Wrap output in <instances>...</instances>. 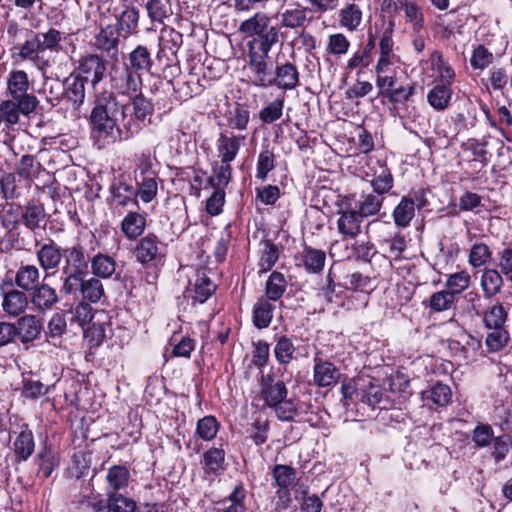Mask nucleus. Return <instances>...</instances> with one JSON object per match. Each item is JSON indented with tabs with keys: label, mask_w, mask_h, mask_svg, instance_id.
Segmentation results:
<instances>
[{
	"label": "nucleus",
	"mask_w": 512,
	"mask_h": 512,
	"mask_svg": "<svg viewBox=\"0 0 512 512\" xmlns=\"http://www.w3.org/2000/svg\"><path fill=\"white\" fill-rule=\"evenodd\" d=\"M270 52H247L244 72L249 85L259 89L274 87L275 62L269 56Z\"/></svg>",
	"instance_id": "5"
},
{
	"label": "nucleus",
	"mask_w": 512,
	"mask_h": 512,
	"mask_svg": "<svg viewBox=\"0 0 512 512\" xmlns=\"http://www.w3.org/2000/svg\"><path fill=\"white\" fill-rule=\"evenodd\" d=\"M338 214V232L347 238L355 239L361 233L364 217L357 210L352 209L350 203L346 204L345 208H340Z\"/></svg>",
	"instance_id": "23"
},
{
	"label": "nucleus",
	"mask_w": 512,
	"mask_h": 512,
	"mask_svg": "<svg viewBox=\"0 0 512 512\" xmlns=\"http://www.w3.org/2000/svg\"><path fill=\"white\" fill-rule=\"evenodd\" d=\"M313 372V380L318 387L334 386L340 378V372L336 366L327 361L315 363Z\"/></svg>",
	"instance_id": "36"
},
{
	"label": "nucleus",
	"mask_w": 512,
	"mask_h": 512,
	"mask_svg": "<svg viewBox=\"0 0 512 512\" xmlns=\"http://www.w3.org/2000/svg\"><path fill=\"white\" fill-rule=\"evenodd\" d=\"M377 164L379 169L374 171L370 184L373 192L384 196L393 189L394 177L385 161L377 160Z\"/></svg>",
	"instance_id": "38"
},
{
	"label": "nucleus",
	"mask_w": 512,
	"mask_h": 512,
	"mask_svg": "<svg viewBox=\"0 0 512 512\" xmlns=\"http://www.w3.org/2000/svg\"><path fill=\"white\" fill-rule=\"evenodd\" d=\"M22 211L23 205L10 200L6 201L0 210V225L7 230L9 248L24 249L23 239H19L18 234L14 232L21 225Z\"/></svg>",
	"instance_id": "15"
},
{
	"label": "nucleus",
	"mask_w": 512,
	"mask_h": 512,
	"mask_svg": "<svg viewBox=\"0 0 512 512\" xmlns=\"http://www.w3.org/2000/svg\"><path fill=\"white\" fill-rule=\"evenodd\" d=\"M452 84L453 83L448 82H437L435 86L429 90L427 101L433 109L443 111L448 108L453 95Z\"/></svg>",
	"instance_id": "37"
},
{
	"label": "nucleus",
	"mask_w": 512,
	"mask_h": 512,
	"mask_svg": "<svg viewBox=\"0 0 512 512\" xmlns=\"http://www.w3.org/2000/svg\"><path fill=\"white\" fill-rule=\"evenodd\" d=\"M122 32H118L112 24L100 23L99 31L93 36L92 47L114 61L118 60Z\"/></svg>",
	"instance_id": "14"
},
{
	"label": "nucleus",
	"mask_w": 512,
	"mask_h": 512,
	"mask_svg": "<svg viewBox=\"0 0 512 512\" xmlns=\"http://www.w3.org/2000/svg\"><path fill=\"white\" fill-rule=\"evenodd\" d=\"M12 451L15 456V462H26L35 451V439L32 430L28 425H23L21 431L16 434L13 443Z\"/></svg>",
	"instance_id": "30"
},
{
	"label": "nucleus",
	"mask_w": 512,
	"mask_h": 512,
	"mask_svg": "<svg viewBox=\"0 0 512 512\" xmlns=\"http://www.w3.org/2000/svg\"><path fill=\"white\" fill-rule=\"evenodd\" d=\"M34 463L38 467V476L47 479L59 465V457L52 446L45 442L36 454Z\"/></svg>",
	"instance_id": "34"
},
{
	"label": "nucleus",
	"mask_w": 512,
	"mask_h": 512,
	"mask_svg": "<svg viewBox=\"0 0 512 512\" xmlns=\"http://www.w3.org/2000/svg\"><path fill=\"white\" fill-rule=\"evenodd\" d=\"M89 265H91L92 275L99 279H120L116 259L109 254L97 252L91 256Z\"/></svg>",
	"instance_id": "27"
},
{
	"label": "nucleus",
	"mask_w": 512,
	"mask_h": 512,
	"mask_svg": "<svg viewBox=\"0 0 512 512\" xmlns=\"http://www.w3.org/2000/svg\"><path fill=\"white\" fill-rule=\"evenodd\" d=\"M284 104L285 98L284 96H280L265 105L258 114L262 124H272L279 120L283 115Z\"/></svg>",
	"instance_id": "54"
},
{
	"label": "nucleus",
	"mask_w": 512,
	"mask_h": 512,
	"mask_svg": "<svg viewBox=\"0 0 512 512\" xmlns=\"http://www.w3.org/2000/svg\"><path fill=\"white\" fill-rule=\"evenodd\" d=\"M492 258V251L489 246L483 242H476L472 245L469 253V264L478 268L485 265Z\"/></svg>",
	"instance_id": "64"
},
{
	"label": "nucleus",
	"mask_w": 512,
	"mask_h": 512,
	"mask_svg": "<svg viewBox=\"0 0 512 512\" xmlns=\"http://www.w3.org/2000/svg\"><path fill=\"white\" fill-rule=\"evenodd\" d=\"M30 292L31 303L35 310L40 313L52 310L54 305L59 302V296L55 288L48 283L42 282Z\"/></svg>",
	"instance_id": "32"
},
{
	"label": "nucleus",
	"mask_w": 512,
	"mask_h": 512,
	"mask_svg": "<svg viewBox=\"0 0 512 512\" xmlns=\"http://www.w3.org/2000/svg\"><path fill=\"white\" fill-rule=\"evenodd\" d=\"M155 52L153 42H142L135 45L124 57L123 65H128L133 72L140 75L149 74L160 76L166 71L163 62Z\"/></svg>",
	"instance_id": "4"
},
{
	"label": "nucleus",
	"mask_w": 512,
	"mask_h": 512,
	"mask_svg": "<svg viewBox=\"0 0 512 512\" xmlns=\"http://www.w3.org/2000/svg\"><path fill=\"white\" fill-rule=\"evenodd\" d=\"M111 81L112 86L121 95L130 97L141 92L142 75L133 72L128 65H123L122 69L115 71Z\"/></svg>",
	"instance_id": "20"
},
{
	"label": "nucleus",
	"mask_w": 512,
	"mask_h": 512,
	"mask_svg": "<svg viewBox=\"0 0 512 512\" xmlns=\"http://www.w3.org/2000/svg\"><path fill=\"white\" fill-rule=\"evenodd\" d=\"M250 107L246 102L228 104L222 114L225 126L233 131H246L251 121Z\"/></svg>",
	"instance_id": "21"
},
{
	"label": "nucleus",
	"mask_w": 512,
	"mask_h": 512,
	"mask_svg": "<svg viewBox=\"0 0 512 512\" xmlns=\"http://www.w3.org/2000/svg\"><path fill=\"white\" fill-rule=\"evenodd\" d=\"M470 282L471 277L466 270L450 274L446 281L447 291L457 299L469 287Z\"/></svg>",
	"instance_id": "60"
},
{
	"label": "nucleus",
	"mask_w": 512,
	"mask_h": 512,
	"mask_svg": "<svg viewBox=\"0 0 512 512\" xmlns=\"http://www.w3.org/2000/svg\"><path fill=\"white\" fill-rule=\"evenodd\" d=\"M287 286L288 281L285 275L280 271L274 270L268 276L265 283V297H267L268 300L276 302L283 297Z\"/></svg>",
	"instance_id": "44"
},
{
	"label": "nucleus",
	"mask_w": 512,
	"mask_h": 512,
	"mask_svg": "<svg viewBox=\"0 0 512 512\" xmlns=\"http://www.w3.org/2000/svg\"><path fill=\"white\" fill-rule=\"evenodd\" d=\"M85 339L91 347L99 346L105 338V328L102 322H79Z\"/></svg>",
	"instance_id": "61"
},
{
	"label": "nucleus",
	"mask_w": 512,
	"mask_h": 512,
	"mask_svg": "<svg viewBox=\"0 0 512 512\" xmlns=\"http://www.w3.org/2000/svg\"><path fill=\"white\" fill-rule=\"evenodd\" d=\"M504 274L499 268H486L481 275V287L486 298H492L500 293L504 285Z\"/></svg>",
	"instance_id": "40"
},
{
	"label": "nucleus",
	"mask_w": 512,
	"mask_h": 512,
	"mask_svg": "<svg viewBox=\"0 0 512 512\" xmlns=\"http://www.w3.org/2000/svg\"><path fill=\"white\" fill-rule=\"evenodd\" d=\"M378 244L383 257L389 259L390 262L401 260L407 247L405 237L401 232H397L392 237L378 240Z\"/></svg>",
	"instance_id": "35"
},
{
	"label": "nucleus",
	"mask_w": 512,
	"mask_h": 512,
	"mask_svg": "<svg viewBox=\"0 0 512 512\" xmlns=\"http://www.w3.org/2000/svg\"><path fill=\"white\" fill-rule=\"evenodd\" d=\"M494 62L493 53L483 44H478L472 50L470 65L474 71H484Z\"/></svg>",
	"instance_id": "55"
},
{
	"label": "nucleus",
	"mask_w": 512,
	"mask_h": 512,
	"mask_svg": "<svg viewBox=\"0 0 512 512\" xmlns=\"http://www.w3.org/2000/svg\"><path fill=\"white\" fill-rule=\"evenodd\" d=\"M30 81L24 70H11L6 82L5 94L29 93Z\"/></svg>",
	"instance_id": "52"
},
{
	"label": "nucleus",
	"mask_w": 512,
	"mask_h": 512,
	"mask_svg": "<svg viewBox=\"0 0 512 512\" xmlns=\"http://www.w3.org/2000/svg\"><path fill=\"white\" fill-rule=\"evenodd\" d=\"M287 394L288 390L283 381L275 380L270 375L262 376L259 397L267 407L272 408L284 397H287Z\"/></svg>",
	"instance_id": "28"
},
{
	"label": "nucleus",
	"mask_w": 512,
	"mask_h": 512,
	"mask_svg": "<svg viewBox=\"0 0 512 512\" xmlns=\"http://www.w3.org/2000/svg\"><path fill=\"white\" fill-rule=\"evenodd\" d=\"M147 226V213L129 211L120 222V230L129 241H136L144 233Z\"/></svg>",
	"instance_id": "29"
},
{
	"label": "nucleus",
	"mask_w": 512,
	"mask_h": 512,
	"mask_svg": "<svg viewBox=\"0 0 512 512\" xmlns=\"http://www.w3.org/2000/svg\"><path fill=\"white\" fill-rule=\"evenodd\" d=\"M405 17L412 24L415 32H420L425 26L424 14L422 7L411 0H405L402 3Z\"/></svg>",
	"instance_id": "58"
},
{
	"label": "nucleus",
	"mask_w": 512,
	"mask_h": 512,
	"mask_svg": "<svg viewBox=\"0 0 512 512\" xmlns=\"http://www.w3.org/2000/svg\"><path fill=\"white\" fill-rule=\"evenodd\" d=\"M125 107L114 92H95L92 108L87 118L90 134L94 139L111 142L126 141L131 130L125 119Z\"/></svg>",
	"instance_id": "1"
},
{
	"label": "nucleus",
	"mask_w": 512,
	"mask_h": 512,
	"mask_svg": "<svg viewBox=\"0 0 512 512\" xmlns=\"http://www.w3.org/2000/svg\"><path fill=\"white\" fill-rule=\"evenodd\" d=\"M307 13L309 12L305 7L286 9L281 15V24L289 29L303 27L307 21H311L307 18Z\"/></svg>",
	"instance_id": "57"
},
{
	"label": "nucleus",
	"mask_w": 512,
	"mask_h": 512,
	"mask_svg": "<svg viewBox=\"0 0 512 512\" xmlns=\"http://www.w3.org/2000/svg\"><path fill=\"white\" fill-rule=\"evenodd\" d=\"M271 409L280 421L291 422L298 413V403L295 399L284 397Z\"/></svg>",
	"instance_id": "62"
},
{
	"label": "nucleus",
	"mask_w": 512,
	"mask_h": 512,
	"mask_svg": "<svg viewBox=\"0 0 512 512\" xmlns=\"http://www.w3.org/2000/svg\"><path fill=\"white\" fill-rule=\"evenodd\" d=\"M246 140L245 135L221 132L217 139V151L220 161L231 163L238 155Z\"/></svg>",
	"instance_id": "26"
},
{
	"label": "nucleus",
	"mask_w": 512,
	"mask_h": 512,
	"mask_svg": "<svg viewBox=\"0 0 512 512\" xmlns=\"http://www.w3.org/2000/svg\"><path fill=\"white\" fill-rule=\"evenodd\" d=\"M2 296V309L10 317H20L18 320H36L34 315L21 316L27 309L29 300L26 292L14 287L11 278H4L0 282Z\"/></svg>",
	"instance_id": "8"
},
{
	"label": "nucleus",
	"mask_w": 512,
	"mask_h": 512,
	"mask_svg": "<svg viewBox=\"0 0 512 512\" xmlns=\"http://www.w3.org/2000/svg\"><path fill=\"white\" fill-rule=\"evenodd\" d=\"M382 396V388L371 381L358 389V392L356 393L357 400L371 407H375L377 404H379Z\"/></svg>",
	"instance_id": "59"
},
{
	"label": "nucleus",
	"mask_w": 512,
	"mask_h": 512,
	"mask_svg": "<svg viewBox=\"0 0 512 512\" xmlns=\"http://www.w3.org/2000/svg\"><path fill=\"white\" fill-rule=\"evenodd\" d=\"M239 32L247 42V52H270L281 43V26L265 12L258 11L239 25Z\"/></svg>",
	"instance_id": "2"
},
{
	"label": "nucleus",
	"mask_w": 512,
	"mask_h": 512,
	"mask_svg": "<svg viewBox=\"0 0 512 512\" xmlns=\"http://www.w3.org/2000/svg\"><path fill=\"white\" fill-rule=\"evenodd\" d=\"M109 191L112 204L116 207H127L129 204L139 207L135 187L125 181L124 175L114 179L110 185Z\"/></svg>",
	"instance_id": "25"
},
{
	"label": "nucleus",
	"mask_w": 512,
	"mask_h": 512,
	"mask_svg": "<svg viewBox=\"0 0 512 512\" xmlns=\"http://www.w3.org/2000/svg\"><path fill=\"white\" fill-rule=\"evenodd\" d=\"M274 70V87L291 91L300 85V73L296 64L290 61H276Z\"/></svg>",
	"instance_id": "22"
},
{
	"label": "nucleus",
	"mask_w": 512,
	"mask_h": 512,
	"mask_svg": "<svg viewBox=\"0 0 512 512\" xmlns=\"http://www.w3.org/2000/svg\"><path fill=\"white\" fill-rule=\"evenodd\" d=\"M276 167V156L269 146L263 147L257 157L256 178L265 181L268 174Z\"/></svg>",
	"instance_id": "51"
},
{
	"label": "nucleus",
	"mask_w": 512,
	"mask_h": 512,
	"mask_svg": "<svg viewBox=\"0 0 512 512\" xmlns=\"http://www.w3.org/2000/svg\"><path fill=\"white\" fill-rule=\"evenodd\" d=\"M350 258L357 262L370 263L372 258L378 253L376 245L368 239H355L348 248Z\"/></svg>",
	"instance_id": "45"
},
{
	"label": "nucleus",
	"mask_w": 512,
	"mask_h": 512,
	"mask_svg": "<svg viewBox=\"0 0 512 512\" xmlns=\"http://www.w3.org/2000/svg\"><path fill=\"white\" fill-rule=\"evenodd\" d=\"M263 248L258 262L259 273L270 271L280 257L278 246L270 239H264L261 242Z\"/></svg>",
	"instance_id": "47"
},
{
	"label": "nucleus",
	"mask_w": 512,
	"mask_h": 512,
	"mask_svg": "<svg viewBox=\"0 0 512 512\" xmlns=\"http://www.w3.org/2000/svg\"><path fill=\"white\" fill-rule=\"evenodd\" d=\"M108 508L112 512H136V502L121 493H108Z\"/></svg>",
	"instance_id": "63"
},
{
	"label": "nucleus",
	"mask_w": 512,
	"mask_h": 512,
	"mask_svg": "<svg viewBox=\"0 0 512 512\" xmlns=\"http://www.w3.org/2000/svg\"><path fill=\"white\" fill-rule=\"evenodd\" d=\"M161 245L162 243L157 235L148 233L146 236L139 239L133 250V255L137 262L142 265L154 264L162 258L160 251Z\"/></svg>",
	"instance_id": "19"
},
{
	"label": "nucleus",
	"mask_w": 512,
	"mask_h": 512,
	"mask_svg": "<svg viewBox=\"0 0 512 512\" xmlns=\"http://www.w3.org/2000/svg\"><path fill=\"white\" fill-rule=\"evenodd\" d=\"M63 266L61 269V282L68 283L81 275L89 274L91 255L85 246L76 242L71 246L64 247Z\"/></svg>",
	"instance_id": "6"
},
{
	"label": "nucleus",
	"mask_w": 512,
	"mask_h": 512,
	"mask_svg": "<svg viewBox=\"0 0 512 512\" xmlns=\"http://www.w3.org/2000/svg\"><path fill=\"white\" fill-rule=\"evenodd\" d=\"M145 8L152 23H163L173 13L170 0H148Z\"/></svg>",
	"instance_id": "50"
},
{
	"label": "nucleus",
	"mask_w": 512,
	"mask_h": 512,
	"mask_svg": "<svg viewBox=\"0 0 512 512\" xmlns=\"http://www.w3.org/2000/svg\"><path fill=\"white\" fill-rule=\"evenodd\" d=\"M153 44L160 58L159 62L162 61L167 69L177 60L178 51L183 45V34L174 27L164 26Z\"/></svg>",
	"instance_id": "11"
},
{
	"label": "nucleus",
	"mask_w": 512,
	"mask_h": 512,
	"mask_svg": "<svg viewBox=\"0 0 512 512\" xmlns=\"http://www.w3.org/2000/svg\"><path fill=\"white\" fill-rule=\"evenodd\" d=\"M35 248L37 262L45 272L59 269L63 259L64 247L52 238H47L46 242H41L35 238Z\"/></svg>",
	"instance_id": "16"
},
{
	"label": "nucleus",
	"mask_w": 512,
	"mask_h": 512,
	"mask_svg": "<svg viewBox=\"0 0 512 512\" xmlns=\"http://www.w3.org/2000/svg\"><path fill=\"white\" fill-rule=\"evenodd\" d=\"M130 99V102L123 103V107H125V119L129 121L128 124L130 123L131 126V130L128 131V138L132 139L145 125L146 119L152 116L154 105L141 92L130 96Z\"/></svg>",
	"instance_id": "10"
},
{
	"label": "nucleus",
	"mask_w": 512,
	"mask_h": 512,
	"mask_svg": "<svg viewBox=\"0 0 512 512\" xmlns=\"http://www.w3.org/2000/svg\"><path fill=\"white\" fill-rule=\"evenodd\" d=\"M216 284L211 280L206 268L201 267L195 271L189 280V286L185 291L187 305L191 300V306L205 303L216 291Z\"/></svg>",
	"instance_id": "13"
},
{
	"label": "nucleus",
	"mask_w": 512,
	"mask_h": 512,
	"mask_svg": "<svg viewBox=\"0 0 512 512\" xmlns=\"http://www.w3.org/2000/svg\"><path fill=\"white\" fill-rule=\"evenodd\" d=\"M135 180V191L143 203L152 202L158 194V182H162L159 178V174H153V176H141L134 177Z\"/></svg>",
	"instance_id": "39"
},
{
	"label": "nucleus",
	"mask_w": 512,
	"mask_h": 512,
	"mask_svg": "<svg viewBox=\"0 0 512 512\" xmlns=\"http://www.w3.org/2000/svg\"><path fill=\"white\" fill-rule=\"evenodd\" d=\"M80 75L85 82H90L95 89L104 80L107 73V62L104 57L96 53H86L78 60V65L73 71Z\"/></svg>",
	"instance_id": "12"
},
{
	"label": "nucleus",
	"mask_w": 512,
	"mask_h": 512,
	"mask_svg": "<svg viewBox=\"0 0 512 512\" xmlns=\"http://www.w3.org/2000/svg\"><path fill=\"white\" fill-rule=\"evenodd\" d=\"M14 287L24 291L30 292L40 283V271L34 264L21 263L18 267L13 280Z\"/></svg>",
	"instance_id": "33"
},
{
	"label": "nucleus",
	"mask_w": 512,
	"mask_h": 512,
	"mask_svg": "<svg viewBox=\"0 0 512 512\" xmlns=\"http://www.w3.org/2000/svg\"><path fill=\"white\" fill-rule=\"evenodd\" d=\"M504 322H494V326L490 325V322H485L486 326L491 330L486 337V345L492 352L499 351L502 349L509 340V333L503 327Z\"/></svg>",
	"instance_id": "48"
},
{
	"label": "nucleus",
	"mask_w": 512,
	"mask_h": 512,
	"mask_svg": "<svg viewBox=\"0 0 512 512\" xmlns=\"http://www.w3.org/2000/svg\"><path fill=\"white\" fill-rule=\"evenodd\" d=\"M46 216L44 204L39 200L32 199L23 205L21 224L36 234L37 230L45 228Z\"/></svg>",
	"instance_id": "24"
},
{
	"label": "nucleus",
	"mask_w": 512,
	"mask_h": 512,
	"mask_svg": "<svg viewBox=\"0 0 512 512\" xmlns=\"http://www.w3.org/2000/svg\"><path fill=\"white\" fill-rule=\"evenodd\" d=\"M130 480V472L127 467L122 465H114L107 471L106 481V494L108 493H119L120 490H124L128 487Z\"/></svg>",
	"instance_id": "41"
},
{
	"label": "nucleus",
	"mask_w": 512,
	"mask_h": 512,
	"mask_svg": "<svg viewBox=\"0 0 512 512\" xmlns=\"http://www.w3.org/2000/svg\"><path fill=\"white\" fill-rule=\"evenodd\" d=\"M326 252L308 245L302 244V250L294 256L295 265L303 268L307 274L320 275L326 264Z\"/></svg>",
	"instance_id": "18"
},
{
	"label": "nucleus",
	"mask_w": 512,
	"mask_h": 512,
	"mask_svg": "<svg viewBox=\"0 0 512 512\" xmlns=\"http://www.w3.org/2000/svg\"><path fill=\"white\" fill-rule=\"evenodd\" d=\"M415 92L416 84L411 82L393 88L389 93H387L384 99L396 107L397 105H404L411 101Z\"/></svg>",
	"instance_id": "56"
},
{
	"label": "nucleus",
	"mask_w": 512,
	"mask_h": 512,
	"mask_svg": "<svg viewBox=\"0 0 512 512\" xmlns=\"http://www.w3.org/2000/svg\"><path fill=\"white\" fill-rule=\"evenodd\" d=\"M385 196L379 195L375 192L363 193L358 202V212L364 217H370L378 214L380 211Z\"/></svg>",
	"instance_id": "49"
},
{
	"label": "nucleus",
	"mask_w": 512,
	"mask_h": 512,
	"mask_svg": "<svg viewBox=\"0 0 512 512\" xmlns=\"http://www.w3.org/2000/svg\"><path fill=\"white\" fill-rule=\"evenodd\" d=\"M274 486L278 488H289L297 479V471L289 465L277 464L272 469Z\"/></svg>",
	"instance_id": "53"
},
{
	"label": "nucleus",
	"mask_w": 512,
	"mask_h": 512,
	"mask_svg": "<svg viewBox=\"0 0 512 512\" xmlns=\"http://www.w3.org/2000/svg\"><path fill=\"white\" fill-rule=\"evenodd\" d=\"M362 19V10L356 3H347L339 10V24L350 32L356 31L360 27Z\"/></svg>",
	"instance_id": "43"
},
{
	"label": "nucleus",
	"mask_w": 512,
	"mask_h": 512,
	"mask_svg": "<svg viewBox=\"0 0 512 512\" xmlns=\"http://www.w3.org/2000/svg\"><path fill=\"white\" fill-rule=\"evenodd\" d=\"M86 84L80 75L72 72L63 80L62 100L73 112L80 114L86 99Z\"/></svg>",
	"instance_id": "17"
},
{
	"label": "nucleus",
	"mask_w": 512,
	"mask_h": 512,
	"mask_svg": "<svg viewBox=\"0 0 512 512\" xmlns=\"http://www.w3.org/2000/svg\"><path fill=\"white\" fill-rule=\"evenodd\" d=\"M429 204L424 188L412 189L407 195L401 197L394 207L392 217L398 228H406L415 217V211L424 209Z\"/></svg>",
	"instance_id": "9"
},
{
	"label": "nucleus",
	"mask_w": 512,
	"mask_h": 512,
	"mask_svg": "<svg viewBox=\"0 0 512 512\" xmlns=\"http://www.w3.org/2000/svg\"><path fill=\"white\" fill-rule=\"evenodd\" d=\"M8 99L0 102L3 121L15 125L20 121V115L29 117L35 113L39 105L38 98L32 93L6 94Z\"/></svg>",
	"instance_id": "7"
},
{
	"label": "nucleus",
	"mask_w": 512,
	"mask_h": 512,
	"mask_svg": "<svg viewBox=\"0 0 512 512\" xmlns=\"http://www.w3.org/2000/svg\"><path fill=\"white\" fill-rule=\"evenodd\" d=\"M81 275L68 283H62L60 293L62 295H75L79 293L83 300L76 307V316L73 320H92L93 308L90 303H97L104 296V286L101 280L95 276L87 278Z\"/></svg>",
	"instance_id": "3"
},
{
	"label": "nucleus",
	"mask_w": 512,
	"mask_h": 512,
	"mask_svg": "<svg viewBox=\"0 0 512 512\" xmlns=\"http://www.w3.org/2000/svg\"><path fill=\"white\" fill-rule=\"evenodd\" d=\"M432 69L437 73V82L453 83L455 80V71L445 60L442 52L434 50L430 55Z\"/></svg>",
	"instance_id": "46"
},
{
	"label": "nucleus",
	"mask_w": 512,
	"mask_h": 512,
	"mask_svg": "<svg viewBox=\"0 0 512 512\" xmlns=\"http://www.w3.org/2000/svg\"><path fill=\"white\" fill-rule=\"evenodd\" d=\"M139 10L135 6L124 5L120 14L116 15V23L112 24L118 32H122V38L128 39L130 36L139 33Z\"/></svg>",
	"instance_id": "31"
},
{
	"label": "nucleus",
	"mask_w": 512,
	"mask_h": 512,
	"mask_svg": "<svg viewBox=\"0 0 512 512\" xmlns=\"http://www.w3.org/2000/svg\"><path fill=\"white\" fill-rule=\"evenodd\" d=\"M246 494L244 485L239 483L226 498L220 501L222 507L218 512H247Z\"/></svg>",
	"instance_id": "42"
}]
</instances>
